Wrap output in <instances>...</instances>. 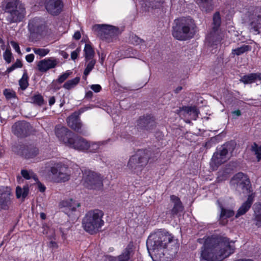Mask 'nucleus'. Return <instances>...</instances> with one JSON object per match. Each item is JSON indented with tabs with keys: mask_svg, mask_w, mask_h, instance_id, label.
Returning <instances> with one entry per match:
<instances>
[{
	"mask_svg": "<svg viewBox=\"0 0 261 261\" xmlns=\"http://www.w3.org/2000/svg\"><path fill=\"white\" fill-rule=\"evenodd\" d=\"M146 245L153 261H170L177 253L178 245L173 236L165 230H158L150 235Z\"/></svg>",
	"mask_w": 261,
	"mask_h": 261,
	"instance_id": "nucleus-1",
	"label": "nucleus"
},
{
	"mask_svg": "<svg viewBox=\"0 0 261 261\" xmlns=\"http://www.w3.org/2000/svg\"><path fill=\"white\" fill-rule=\"evenodd\" d=\"M235 250L234 242L226 237L207 238L201 251V260L222 261L232 254Z\"/></svg>",
	"mask_w": 261,
	"mask_h": 261,
	"instance_id": "nucleus-2",
	"label": "nucleus"
},
{
	"mask_svg": "<svg viewBox=\"0 0 261 261\" xmlns=\"http://www.w3.org/2000/svg\"><path fill=\"white\" fill-rule=\"evenodd\" d=\"M172 35L177 40H186L193 37L195 24L190 17H181L174 20Z\"/></svg>",
	"mask_w": 261,
	"mask_h": 261,
	"instance_id": "nucleus-3",
	"label": "nucleus"
},
{
	"mask_svg": "<svg viewBox=\"0 0 261 261\" xmlns=\"http://www.w3.org/2000/svg\"><path fill=\"white\" fill-rule=\"evenodd\" d=\"M45 171L54 182L60 183L69 180L70 172L67 165L61 162L50 161L45 164Z\"/></svg>",
	"mask_w": 261,
	"mask_h": 261,
	"instance_id": "nucleus-4",
	"label": "nucleus"
},
{
	"mask_svg": "<svg viewBox=\"0 0 261 261\" xmlns=\"http://www.w3.org/2000/svg\"><path fill=\"white\" fill-rule=\"evenodd\" d=\"M103 216L102 211L99 210H91L87 212L82 221L84 230L91 234H94L104 225L102 219Z\"/></svg>",
	"mask_w": 261,
	"mask_h": 261,
	"instance_id": "nucleus-5",
	"label": "nucleus"
},
{
	"mask_svg": "<svg viewBox=\"0 0 261 261\" xmlns=\"http://www.w3.org/2000/svg\"><path fill=\"white\" fill-rule=\"evenodd\" d=\"M5 11L6 20L10 23L20 22L25 15V8L19 0H6Z\"/></svg>",
	"mask_w": 261,
	"mask_h": 261,
	"instance_id": "nucleus-6",
	"label": "nucleus"
},
{
	"mask_svg": "<svg viewBox=\"0 0 261 261\" xmlns=\"http://www.w3.org/2000/svg\"><path fill=\"white\" fill-rule=\"evenodd\" d=\"M151 155L148 149H139L129 159L127 167L132 172L139 175L147 165Z\"/></svg>",
	"mask_w": 261,
	"mask_h": 261,
	"instance_id": "nucleus-7",
	"label": "nucleus"
},
{
	"mask_svg": "<svg viewBox=\"0 0 261 261\" xmlns=\"http://www.w3.org/2000/svg\"><path fill=\"white\" fill-rule=\"evenodd\" d=\"M221 18L219 12H216L213 17L212 29L207 35L206 40L211 46H214L220 43L223 39V35L220 25Z\"/></svg>",
	"mask_w": 261,
	"mask_h": 261,
	"instance_id": "nucleus-8",
	"label": "nucleus"
},
{
	"mask_svg": "<svg viewBox=\"0 0 261 261\" xmlns=\"http://www.w3.org/2000/svg\"><path fill=\"white\" fill-rule=\"evenodd\" d=\"M232 150L233 147L230 143H226L217 147L210 163L213 169H216L219 166L226 162L229 159L228 152L232 151Z\"/></svg>",
	"mask_w": 261,
	"mask_h": 261,
	"instance_id": "nucleus-9",
	"label": "nucleus"
},
{
	"mask_svg": "<svg viewBox=\"0 0 261 261\" xmlns=\"http://www.w3.org/2000/svg\"><path fill=\"white\" fill-rule=\"evenodd\" d=\"M92 30L100 38L108 42L111 41L113 37L119 34L117 28L107 24H95L93 26Z\"/></svg>",
	"mask_w": 261,
	"mask_h": 261,
	"instance_id": "nucleus-10",
	"label": "nucleus"
},
{
	"mask_svg": "<svg viewBox=\"0 0 261 261\" xmlns=\"http://www.w3.org/2000/svg\"><path fill=\"white\" fill-rule=\"evenodd\" d=\"M83 185L90 189H99L102 186L100 175L92 171H85L83 177Z\"/></svg>",
	"mask_w": 261,
	"mask_h": 261,
	"instance_id": "nucleus-11",
	"label": "nucleus"
},
{
	"mask_svg": "<svg viewBox=\"0 0 261 261\" xmlns=\"http://www.w3.org/2000/svg\"><path fill=\"white\" fill-rule=\"evenodd\" d=\"M250 31L255 34L261 32V9L258 7L252 8L248 14Z\"/></svg>",
	"mask_w": 261,
	"mask_h": 261,
	"instance_id": "nucleus-12",
	"label": "nucleus"
},
{
	"mask_svg": "<svg viewBox=\"0 0 261 261\" xmlns=\"http://www.w3.org/2000/svg\"><path fill=\"white\" fill-rule=\"evenodd\" d=\"M231 182L240 192L248 193L250 191V181L247 176L242 172L236 174L232 178Z\"/></svg>",
	"mask_w": 261,
	"mask_h": 261,
	"instance_id": "nucleus-13",
	"label": "nucleus"
},
{
	"mask_svg": "<svg viewBox=\"0 0 261 261\" xmlns=\"http://www.w3.org/2000/svg\"><path fill=\"white\" fill-rule=\"evenodd\" d=\"M91 108L90 107L81 108L79 109L78 112H75L69 116L66 120L68 125L75 132L81 134H84L82 129V124L79 118V115Z\"/></svg>",
	"mask_w": 261,
	"mask_h": 261,
	"instance_id": "nucleus-14",
	"label": "nucleus"
},
{
	"mask_svg": "<svg viewBox=\"0 0 261 261\" xmlns=\"http://www.w3.org/2000/svg\"><path fill=\"white\" fill-rule=\"evenodd\" d=\"M55 134L58 139L68 147L75 136L67 127L60 126H56Z\"/></svg>",
	"mask_w": 261,
	"mask_h": 261,
	"instance_id": "nucleus-15",
	"label": "nucleus"
},
{
	"mask_svg": "<svg viewBox=\"0 0 261 261\" xmlns=\"http://www.w3.org/2000/svg\"><path fill=\"white\" fill-rule=\"evenodd\" d=\"M12 192L8 187H0V209L8 210L11 203Z\"/></svg>",
	"mask_w": 261,
	"mask_h": 261,
	"instance_id": "nucleus-16",
	"label": "nucleus"
},
{
	"mask_svg": "<svg viewBox=\"0 0 261 261\" xmlns=\"http://www.w3.org/2000/svg\"><path fill=\"white\" fill-rule=\"evenodd\" d=\"M45 9L52 15H58L62 11L63 3L61 0H46Z\"/></svg>",
	"mask_w": 261,
	"mask_h": 261,
	"instance_id": "nucleus-17",
	"label": "nucleus"
},
{
	"mask_svg": "<svg viewBox=\"0 0 261 261\" xmlns=\"http://www.w3.org/2000/svg\"><path fill=\"white\" fill-rule=\"evenodd\" d=\"M31 128L30 124L25 121L15 123L12 126L13 133L19 137L27 136Z\"/></svg>",
	"mask_w": 261,
	"mask_h": 261,
	"instance_id": "nucleus-18",
	"label": "nucleus"
},
{
	"mask_svg": "<svg viewBox=\"0 0 261 261\" xmlns=\"http://www.w3.org/2000/svg\"><path fill=\"white\" fill-rule=\"evenodd\" d=\"M59 62L58 59L53 57L44 59L38 62L37 64L38 69L42 72H46L50 69L55 68Z\"/></svg>",
	"mask_w": 261,
	"mask_h": 261,
	"instance_id": "nucleus-19",
	"label": "nucleus"
},
{
	"mask_svg": "<svg viewBox=\"0 0 261 261\" xmlns=\"http://www.w3.org/2000/svg\"><path fill=\"white\" fill-rule=\"evenodd\" d=\"M138 126L142 129L150 130L155 126V122L153 117L150 115L141 116L137 122Z\"/></svg>",
	"mask_w": 261,
	"mask_h": 261,
	"instance_id": "nucleus-20",
	"label": "nucleus"
},
{
	"mask_svg": "<svg viewBox=\"0 0 261 261\" xmlns=\"http://www.w3.org/2000/svg\"><path fill=\"white\" fill-rule=\"evenodd\" d=\"M170 200L173 204V207L169 211V214L170 217L172 218L182 212L184 207L179 198L175 195L170 196Z\"/></svg>",
	"mask_w": 261,
	"mask_h": 261,
	"instance_id": "nucleus-21",
	"label": "nucleus"
},
{
	"mask_svg": "<svg viewBox=\"0 0 261 261\" xmlns=\"http://www.w3.org/2000/svg\"><path fill=\"white\" fill-rule=\"evenodd\" d=\"M88 145V142L86 140L75 135L69 147L77 150H87Z\"/></svg>",
	"mask_w": 261,
	"mask_h": 261,
	"instance_id": "nucleus-22",
	"label": "nucleus"
},
{
	"mask_svg": "<svg viewBox=\"0 0 261 261\" xmlns=\"http://www.w3.org/2000/svg\"><path fill=\"white\" fill-rule=\"evenodd\" d=\"M217 203L221 210L219 216V223L221 225H225L227 222V221L225 219L233 216L234 212L232 210L223 207L219 200L217 201Z\"/></svg>",
	"mask_w": 261,
	"mask_h": 261,
	"instance_id": "nucleus-23",
	"label": "nucleus"
},
{
	"mask_svg": "<svg viewBox=\"0 0 261 261\" xmlns=\"http://www.w3.org/2000/svg\"><path fill=\"white\" fill-rule=\"evenodd\" d=\"M21 152L26 159H32L39 154V150L36 146L29 145L22 147Z\"/></svg>",
	"mask_w": 261,
	"mask_h": 261,
	"instance_id": "nucleus-24",
	"label": "nucleus"
},
{
	"mask_svg": "<svg viewBox=\"0 0 261 261\" xmlns=\"http://www.w3.org/2000/svg\"><path fill=\"white\" fill-rule=\"evenodd\" d=\"M254 201V196L250 194L248 196L247 199L245 201L238 209L236 215V218H238L241 216L245 214L251 207Z\"/></svg>",
	"mask_w": 261,
	"mask_h": 261,
	"instance_id": "nucleus-25",
	"label": "nucleus"
},
{
	"mask_svg": "<svg viewBox=\"0 0 261 261\" xmlns=\"http://www.w3.org/2000/svg\"><path fill=\"white\" fill-rule=\"evenodd\" d=\"M62 205L65 207V213L70 216L72 213L75 212L77 207L80 206V203L72 199L64 200L61 202Z\"/></svg>",
	"mask_w": 261,
	"mask_h": 261,
	"instance_id": "nucleus-26",
	"label": "nucleus"
},
{
	"mask_svg": "<svg viewBox=\"0 0 261 261\" xmlns=\"http://www.w3.org/2000/svg\"><path fill=\"white\" fill-rule=\"evenodd\" d=\"M134 254V245L133 242H130L122 253L118 256V261H132L130 257Z\"/></svg>",
	"mask_w": 261,
	"mask_h": 261,
	"instance_id": "nucleus-27",
	"label": "nucleus"
},
{
	"mask_svg": "<svg viewBox=\"0 0 261 261\" xmlns=\"http://www.w3.org/2000/svg\"><path fill=\"white\" fill-rule=\"evenodd\" d=\"M28 26L30 29L37 33H40L45 28L44 21L37 18L31 20Z\"/></svg>",
	"mask_w": 261,
	"mask_h": 261,
	"instance_id": "nucleus-28",
	"label": "nucleus"
},
{
	"mask_svg": "<svg viewBox=\"0 0 261 261\" xmlns=\"http://www.w3.org/2000/svg\"><path fill=\"white\" fill-rule=\"evenodd\" d=\"M256 80H261L260 73H252L244 75L241 77L240 82L244 84H249L254 83Z\"/></svg>",
	"mask_w": 261,
	"mask_h": 261,
	"instance_id": "nucleus-29",
	"label": "nucleus"
},
{
	"mask_svg": "<svg viewBox=\"0 0 261 261\" xmlns=\"http://www.w3.org/2000/svg\"><path fill=\"white\" fill-rule=\"evenodd\" d=\"M165 0H142L141 5L142 6L147 8V10L149 8L157 9L162 6Z\"/></svg>",
	"mask_w": 261,
	"mask_h": 261,
	"instance_id": "nucleus-30",
	"label": "nucleus"
},
{
	"mask_svg": "<svg viewBox=\"0 0 261 261\" xmlns=\"http://www.w3.org/2000/svg\"><path fill=\"white\" fill-rule=\"evenodd\" d=\"M196 2L202 11L207 12L213 9V0H196Z\"/></svg>",
	"mask_w": 261,
	"mask_h": 261,
	"instance_id": "nucleus-31",
	"label": "nucleus"
},
{
	"mask_svg": "<svg viewBox=\"0 0 261 261\" xmlns=\"http://www.w3.org/2000/svg\"><path fill=\"white\" fill-rule=\"evenodd\" d=\"M254 220L256 225L261 226V202H256L253 205Z\"/></svg>",
	"mask_w": 261,
	"mask_h": 261,
	"instance_id": "nucleus-32",
	"label": "nucleus"
},
{
	"mask_svg": "<svg viewBox=\"0 0 261 261\" xmlns=\"http://www.w3.org/2000/svg\"><path fill=\"white\" fill-rule=\"evenodd\" d=\"M30 103L35 104L38 106H42L44 103L43 97L39 93L35 94L29 98Z\"/></svg>",
	"mask_w": 261,
	"mask_h": 261,
	"instance_id": "nucleus-33",
	"label": "nucleus"
},
{
	"mask_svg": "<svg viewBox=\"0 0 261 261\" xmlns=\"http://www.w3.org/2000/svg\"><path fill=\"white\" fill-rule=\"evenodd\" d=\"M80 79V76H77L73 79L68 80L64 84L63 87L68 90L73 89L79 83Z\"/></svg>",
	"mask_w": 261,
	"mask_h": 261,
	"instance_id": "nucleus-34",
	"label": "nucleus"
},
{
	"mask_svg": "<svg viewBox=\"0 0 261 261\" xmlns=\"http://www.w3.org/2000/svg\"><path fill=\"white\" fill-rule=\"evenodd\" d=\"M29 193V188L27 186H24L23 188L20 187H17L16 189V195L17 198H22L24 200L27 196Z\"/></svg>",
	"mask_w": 261,
	"mask_h": 261,
	"instance_id": "nucleus-35",
	"label": "nucleus"
},
{
	"mask_svg": "<svg viewBox=\"0 0 261 261\" xmlns=\"http://www.w3.org/2000/svg\"><path fill=\"white\" fill-rule=\"evenodd\" d=\"M251 50V46L249 45H243L232 50V54L240 56Z\"/></svg>",
	"mask_w": 261,
	"mask_h": 261,
	"instance_id": "nucleus-36",
	"label": "nucleus"
},
{
	"mask_svg": "<svg viewBox=\"0 0 261 261\" xmlns=\"http://www.w3.org/2000/svg\"><path fill=\"white\" fill-rule=\"evenodd\" d=\"M84 52L86 62H88L91 59H93V58L94 56V51L90 45L87 44L85 45Z\"/></svg>",
	"mask_w": 261,
	"mask_h": 261,
	"instance_id": "nucleus-37",
	"label": "nucleus"
},
{
	"mask_svg": "<svg viewBox=\"0 0 261 261\" xmlns=\"http://www.w3.org/2000/svg\"><path fill=\"white\" fill-rule=\"evenodd\" d=\"M28 78L27 73L24 72L22 77L19 80V85L22 90H24L28 88L29 86Z\"/></svg>",
	"mask_w": 261,
	"mask_h": 261,
	"instance_id": "nucleus-38",
	"label": "nucleus"
},
{
	"mask_svg": "<svg viewBox=\"0 0 261 261\" xmlns=\"http://www.w3.org/2000/svg\"><path fill=\"white\" fill-rule=\"evenodd\" d=\"M32 50L36 55L39 56L40 58L45 57L50 51L49 49L44 48L34 47L32 48Z\"/></svg>",
	"mask_w": 261,
	"mask_h": 261,
	"instance_id": "nucleus-39",
	"label": "nucleus"
},
{
	"mask_svg": "<svg viewBox=\"0 0 261 261\" xmlns=\"http://www.w3.org/2000/svg\"><path fill=\"white\" fill-rule=\"evenodd\" d=\"M21 174L23 177H24L26 179H30L31 178H33L35 180H37V176L31 171H28L27 170H22L21 171Z\"/></svg>",
	"mask_w": 261,
	"mask_h": 261,
	"instance_id": "nucleus-40",
	"label": "nucleus"
},
{
	"mask_svg": "<svg viewBox=\"0 0 261 261\" xmlns=\"http://www.w3.org/2000/svg\"><path fill=\"white\" fill-rule=\"evenodd\" d=\"M252 151L255 154L257 161L261 160V146H258L255 143L252 145Z\"/></svg>",
	"mask_w": 261,
	"mask_h": 261,
	"instance_id": "nucleus-41",
	"label": "nucleus"
},
{
	"mask_svg": "<svg viewBox=\"0 0 261 261\" xmlns=\"http://www.w3.org/2000/svg\"><path fill=\"white\" fill-rule=\"evenodd\" d=\"M3 94L6 99L8 100L16 98L17 97L16 92L14 90L10 89H5L3 91Z\"/></svg>",
	"mask_w": 261,
	"mask_h": 261,
	"instance_id": "nucleus-42",
	"label": "nucleus"
},
{
	"mask_svg": "<svg viewBox=\"0 0 261 261\" xmlns=\"http://www.w3.org/2000/svg\"><path fill=\"white\" fill-rule=\"evenodd\" d=\"M71 71H70V70H67L65 72L63 73L59 76L56 82L59 83V84L63 83L69 77V76L71 75Z\"/></svg>",
	"mask_w": 261,
	"mask_h": 261,
	"instance_id": "nucleus-43",
	"label": "nucleus"
},
{
	"mask_svg": "<svg viewBox=\"0 0 261 261\" xmlns=\"http://www.w3.org/2000/svg\"><path fill=\"white\" fill-rule=\"evenodd\" d=\"M22 66V64L20 60L17 59L15 63H14L11 67L7 68L6 72L8 73L11 72L14 70L18 68H21Z\"/></svg>",
	"mask_w": 261,
	"mask_h": 261,
	"instance_id": "nucleus-44",
	"label": "nucleus"
},
{
	"mask_svg": "<svg viewBox=\"0 0 261 261\" xmlns=\"http://www.w3.org/2000/svg\"><path fill=\"white\" fill-rule=\"evenodd\" d=\"M88 145L89 146L87 150H89L90 152H96L98 150L100 146L99 143L95 142H88Z\"/></svg>",
	"mask_w": 261,
	"mask_h": 261,
	"instance_id": "nucleus-45",
	"label": "nucleus"
},
{
	"mask_svg": "<svg viewBox=\"0 0 261 261\" xmlns=\"http://www.w3.org/2000/svg\"><path fill=\"white\" fill-rule=\"evenodd\" d=\"M88 61H89V62L86 65V67L85 69V74H86L87 73H89L91 72V71L94 68V65L96 63V61L94 59H91L90 60H89Z\"/></svg>",
	"mask_w": 261,
	"mask_h": 261,
	"instance_id": "nucleus-46",
	"label": "nucleus"
},
{
	"mask_svg": "<svg viewBox=\"0 0 261 261\" xmlns=\"http://www.w3.org/2000/svg\"><path fill=\"white\" fill-rule=\"evenodd\" d=\"M3 57L6 62L9 64L11 62L12 54L9 50L6 49L3 54Z\"/></svg>",
	"mask_w": 261,
	"mask_h": 261,
	"instance_id": "nucleus-47",
	"label": "nucleus"
},
{
	"mask_svg": "<svg viewBox=\"0 0 261 261\" xmlns=\"http://www.w3.org/2000/svg\"><path fill=\"white\" fill-rule=\"evenodd\" d=\"M130 41L134 45H138L141 44L143 40L137 36H133L131 38Z\"/></svg>",
	"mask_w": 261,
	"mask_h": 261,
	"instance_id": "nucleus-48",
	"label": "nucleus"
},
{
	"mask_svg": "<svg viewBox=\"0 0 261 261\" xmlns=\"http://www.w3.org/2000/svg\"><path fill=\"white\" fill-rule=\"evenodd\" d=\"M192 110V107H182L179 108V110H177V113L180 111H184L185 113L188 114H191V110Z\"/></svg>",
	"mask_w": 261,
	"mask_h": 261,
	"instance_id": "nucleus-49",
	"label": "nucleus"
},
{
	"mask_svg": "<svg viewBox=\"0 0 261 261\" xmlns=\"http://www.w3.org/2000/svg\"><path fill=\"white\" fill-rule=\"evenodd\" d=\"M10 43H11V45H12V46L13 47V48L15 50V51L18 54H20L21 51H20L18 44L14 41H11Z\"/></svg>",
	"mask_w": 261,
	"mask_h": 261,
	"instance_id": "nucleus-50",
	"label": "nucleus"
},
{
	"mask_svg": "<svg viewBox=\"0 0 261 261\" xmlns=\"http://www.w3.org/2000/svg\"><path fill=\"white\" fill-rule=\"evenodd\" d=\"M91 89L93 90L95 92H99L101 89V87L100 85L98 84L92 85L90 86Z\"/></svg>",
	"mask_w": 261,
	"mask_h": 261,
	"instance_id": "nucleus-51",
	"label": "nucleus"
},
{
	"mask_svg": "<svg viewBox=\"0 0 261 261\" xmlns=\"http://www.w3.org/2000/svg\"><path fill=\"white\" fill-rule=\"evenodd\" d=\"M80 50L79 48H77L71 53V58L72 59V60H74L77 58L78 55L80 53Z\"/></svg>",
	"mask_w": 261,
	"mask_h": 261,
	"instance_id": "nucleus-52",
	"label": "nucleus"
},
{
	"mask_svg": "<svg viewBox=\"0 0 261 261\" xmlns=\"http://www.w3.org/2000/svg\"><path fill=\"white\" fill-rule=\"evenodd\" d=\"M25 60L29 63H32L34 60V55L33 54H30L25 56Z\"/></svg>",
	"mask_w": 261,
	"mask_h": 261,
	"instance_id": "nucleus-53",
	"label": "nucleus"
},
{
	"mask_svg": "<svg viewBox=\"0 0 261 261\" xmlns=\"http://www.w3.org/2000/svg\"><path fill=\"white\" fill-rule=\"evenodd\" d=\"M232 115H233V118H236V117H239L241 116V112L239 110H237L236 111H234L232 112Z\"/></svg>",
	"mask_w": 261,
	"mask_h": 261,
	"instance_id": "nucleus-54",
	"label": "nucleus"
},
{
	"mask_svg": "<svg viewBox=\"0 0 261 261\" xmlns=\"http://www.w3.org/2000/svg\"><path fill=\"white\" fill-rule=\"evenodd\" d=\"M93 92L91 91H89L86 93L85 97L86 98L90 99L93 96Z\"/></svg>",
	"mask_w": 261,
	"mask_h": 261,
	"instance_id": "nucleus-55",
	"label": "nucleus"
},
{
	"mask_svg": "<svg viewBox=\"0 0 261 261\" xmlns=\"http://www.w3.org/2000/svg\"><path fill=\"white\" fill-rule=\"evenodd\" d=\"M55 101H56V99L54 96H51V97H49V100H48V103H49V106H51L53 105L55 103Z\"/></svg>",
	"mask_w": 261,
	"mask_h": 261,
	"instance_id": "nucleus-56",
	"label": "nucleus"
},
{
	"mask_svg": "<svg viewBox=\"0 0 261 261\" xmlns=\"http://www.w3.org/2000/svg\"><path fill=\"white\" fill-rule=\"evenodd\" d=\"M193 114L194 116H198V112L195 107H192V110H191V114Z\"/></svg>",
	"mask_w": 261,
	"mask_h": 261,
	"instance_id": "nucleus-57",
	"label": "nucleus"
},
{
	"mask_svg": "<svg viewBox=\"0 0 261 261\" xmlns=\"http://www.w3.org/2000/svg\"><path fill=\"white\" fill-rule=\"evenodd\" d=\"M73 37L75 39L79 40L81 37V33H80V32L77 31L74 33Z\"/></svg>",
	"mask_w": 261,
	"mask_h": 261,
	"instance_id": "nucleus-58",
	"label": "nucleus"
},
{
	"mask_svg": "<svg viewBox=\"0 0 261 261\" xmlns=\"http://www.w3.org/2000/svg\"><path fill=\"white\" fill-rule=\"evenodd\" d=\"M61 55L65 59H67L68 57V54L64 51H62Z\"/></svg>",
	"mask_w": 261,
	"mask_h": 261,
	"instance_id": "nucleus-59",
	"label": "nucleus"
},
{
	"mask_svg": "<svg viewBox=\"0 0 261 261\" xmlns=\"http://www.w3.org/2000/svg\"><path fill=\"white\" fill-rule=\"evenodd\" d=\"M50 246L53 247L57 248L58 247L56 242L51 241L50 242Z\"/></svg>",
	"mask_w": 261,
	"mask_h": 261,
	"instance_id": "nucleus-60",
	"label": "nucleus"
},
{
	"mask_svg": "<svg viewBox=\"0 0 261 261\" xmlns=\"http://www.w3.org/2000/svg\"><path fill=\"white\" fill-rule=\"evenodd\" d=\"M39 188L40 192H44L45 190V187L41 184L39 185Z\"/></svg>",
	"mask_w": 261,
	"mask_h": 261,
	"instance_id": "nucleus-61",
	"label": "nucleus"
},
{
	"mask_svg": "<svg viewBox=\"0 0 261 261\" xmlns=\"http://www.w3.org/2000/svg\"><path fill=\"white\" fill-rule=\"evenodd\" d=\"M182 88L181 86H178L174 90V92L175 93H178L182 90Z\"/></svg>",
	"mask_w": 261,
	"mask_h": 261,
	"instance_id": "nucleus-62",
	"label": "nucleus"
},
{
	"mask_svg": "<svg viewBox=\"0 0 261 261\" xmlns=\"http://www.w3.org/2000/svg\"><path fill=\"white\" fill-rule=\"evenodd\" d=\"M40 218L42 220L45 219V218H46V215L44 213H40Z\"/></svg>",
	"mask_w": 261,
	"mask_h": 261,
	"instance_id": "nucleus-63",
	"label": "nucleus"
},
{
	"mask_svg": "<svg viewBox=\"0 0 261 261\" xmlns=\"http://www.w3.org/2000/svg\"><path fill=\"white\" fill-rule=\"evenodd\" d=\"M108 258L110 261H115L116 260V257L111 256H108Z\"/></svg>",
	"mask_w": 261,
	"mask_h": 261,
	"instance_id": "nucleus-64",
	"label": "nucleus"
}]
</instances>
